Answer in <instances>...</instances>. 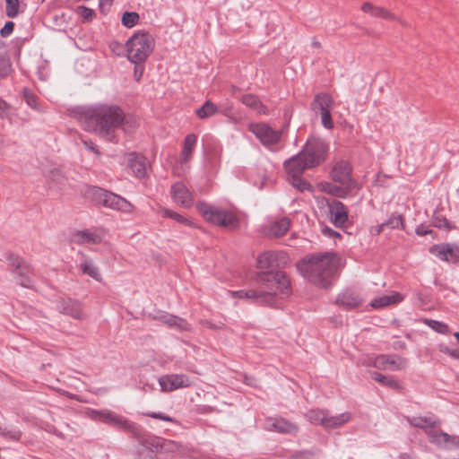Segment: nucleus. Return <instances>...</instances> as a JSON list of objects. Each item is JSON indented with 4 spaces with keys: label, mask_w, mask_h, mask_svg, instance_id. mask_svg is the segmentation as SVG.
<instances>
[{
    "label": "nucleus",
    "mask_w": 459,
    "mask_h": 459,
    "mask_svg": "<svg viewBox=\"0 0 459 459\" xmlns=\"http://www.w3.org/2000/svg\"><path fill=\"white\" fill-rule=\"evenodd\" d=\"M160 390L165 393L180 388H187L193 385L192 379L185 374H167L161 376L159 380Z\"/></svg>",
    "instance_id": "12"
},
{
    "label": "nucleus",
    "mask_w": 459,
    "mask_h": 459,
    "mask_svg": "<svg viewBox=\"0 0 459 459\" xmlns=\"http://www.w3.org/2000/svg\"><path fill=\"white\" fill-rule=\"evenodd\" d=\"M415 232L419 236H426L429 233H430L431 230H429V228L426 225L420 224L416 228Z\"/></svg>",
    "instance_id": "61"
},
{
    "label": "nucleus",
    "mask_w": 459,
    "mask_h": 459,
    "mask_svg": "<svg viewBox=\"0 0 459 459\" xmlns=\"http://www.w3.org/2000/svg\"><path fill=\"white\" fill-rule=\"evenodd\" d=\"M329 151L328 144L321 138L310 137L299 152L300 155L307 161V164L312 168L322 164L327 157Z\"/></svg>",
    "instance_id": "9"
},
{
    "label": "nucleus",
    "mask_w": 459,
    "mask_h": 459,
    "mask_svg": "<svg viewBox=\"0 0 459 459\" xmlns=\"http://www.w3.org/2000/svg\"><path fill=\"white\" fill-rule=\"evenodd\" d=\"M160 212H161L162 217L173 219L174 221H176L181 224L186 225V226L193 225V223L187 218L184 217L183 215H181L178 212H176L172 210L162 209L160 211Z\"/></svg>",
    "instance_id": "43"
},
{
    "label": "nucleus",
    "mask_w": 459,
    "mask_h": 459,
    "mask_svg": "<svg viewBox=\"0 0 459 459\" xmlns=\"http://www.w3.org/2000/svg\"><path fill=\"white\" fill-rule=\"evenodd\" d=\"M144 63L134 64V76L136 81H140L144 72Z\"/></svg>",
    "instance_id": "60"
},
{
    "label": "nucleus",
    "mask_w": 459,
    "mask_h": 459,
    "mask_svg": "<svg viewBox=\"0 0 459 459\" xmlns=\"http://www.w3.org/2000/svg\"><path fill=\"white\" fill-rule=\"evenodd\" d=\"M197 142V136L195 134H189L184 140V146L181 152L182 161L187 162L192 155Z\"/></svg>",
    "instance_id": "33"
},
{
    "label": "nucleus",
    "mask_w": 459,
    "mask_h": 459,
    "mask_svg": "<svg viewBox=\"0 0 459 459\" xmlns=\"http://www.w3.org/2000/svg\"><path fill=\"white\" fill-rule=\"evenodd\" d=\"M426 434L430 443L435 444L439 447L446 448L449 438V434L435 429H429L426 431Z\"/></svg>",
    "instance_id": "32"
},
{
    "label": "nucleus",
    "mask_w": 459,
    "mask_h": 459,
    "mask_svg": "<svg viewBox=\"0 0 459 459\" xmlns=\"http://www.w3.org/2000/svg\"><path fill=\"white\" fill-rule=\"evenodd\" d=\"M385 222L389 229H403L404 227L403 216L398 213H393Z\"/></svg>",
    "instance_id": "45"
},
{
    "label": "nucleus",
    "mask_w": 459,
    "mask_h": 459,
    "mask_svg": "<svg viewBox=\"0 0 459 459\" xmlns=\"http://www.w3.org/2000/svg\"><path fill=\"white\" fill-rule=\"evenodd\" d=\"M327 411L323 410H310L307 413V418L313 424L322 425L325 428Z\"/></svg>",
    "instance_id": "41"
},
{
    "label": "nucleus",
    "mask_w": 459,
    "mask_h": 459,
    "mask_svg": "<svg viewBox=\"0 0 459 459\" xmlns=\"http://www.w3.org/2000/svg\"><path fill=\"white\" fill-rule=\"evenodd\" d=\"M160 322L164 325H167L169 327H174L178 331H190L191 326L186 322V319L179 317L178 316L163 313L156 317Z\"/></svg>",
    "instance_id": "25"
},
{
    "label": "nucleus",
    "mask_w": 459,
    "mask_h": 459,
    "mask_svg": "<svg viewBox=\"0 0 459 459\" xmlns=\"http://www.w3.org/2000/svg\"><path fill=\"white\" fill-rule=\"evenodd\" d=\"M82 143L84 144V146L87 149H89V150L94 152L96 154L100 155V152H99L98 148L96 147V145L94 144V143L92 141H91V140H83Z\"/></svg>",
    "instance_id": "62"
},
{
    "label": "nucleus",
    "mask_w": 459,
    "mask_h": 459,
    "mask_svg": "<svg viewBox=\"0 0 459 459\" xmlns=\"http://www.w3.org/2000/svg\"><path fill=\"white\" fill-rule=\"evenodd\" d=\"M11 66L9 57L6 55L0 56V77L7 76L11 71Z\"/></svg>",
    "instance_id": "51"
},
{
    "label": "nucleus",
    "mask_w": 459,
    "mask_h": 459,
    "mask_svg": "<svg viewBox=\"0 0 459 459\" xmlns=\"http://www.w3.org/2000/svg\"><path fill=\"white\" fill-rule=\"evenodd\" d=\"M241 102L259 114H268V108L260 101L258 97L254 94L243 95Z\"/></svg>",
    "instance_id": "30"
},
{
    "label": "nucleus",
    "mask_w": 459,
    "mask_h": 459,
    "mask_svg": "<svg viewBox=\"0 0 459 459\" xmlns=\"http://www.w3.org/2000/svg\"><path fill=\"white\" fill-rule=\"evenodd\" d=\"M321 122L325 128L332 129L333 127V122L332 120V116L330 110H325L321 112Z\"/></svg>",
    "instance_id": "54"
},
{
    "label": "nucleus",
    "mask_w": 459,
    "mask_h": 459,
    "mask_svg": "<svg viewBox=\"0 0 459 459\" xmlns=\"http://www.w3.org/2000/svg\"><path fill=\"white\" fill-rule=\"evenodd\" d=\"M433 225L436 227V228H438V229H446L448 230L454 229L455 227L451 225V223L448 221V220L444 217V216H441L439 214H434L433 216Z\"/></svg>",
    "instance_id": "49"
},
{
    "label": "nucleus",
    "mask_w": 459,
    "mask_h": 459,
    "mask_svg": "<svg viewBox=\"0 0 459 459\" xmlns=\"http://www.w3.org/2000/svg\"><path fill=\"white\" fill-rule=\"evenodd\" d=\"M361 10L364 13H369L373 17L382 18L385 20H394L399 22L401 24L404 26L407 25L406 22L397 18L394 13H390L386 9L380 6H375L369 2L364 3L361 6Z\"/></svg>",
    "instance_id": "24"
},
{
    "label": "nucleus",
    "mask_w": 459,
    "mask_h": 459,
    "mask_svg": "<svg viewBox=\"0 0 459 459\" xmlns=\"http://www.w3.org/2000/svg\"><path fill=\"white\" fill-rule=\"evenodd\" d=\"M287 263L286 255L283 252L265 251L260 254L256 259V264L262 270H279L278 268Z\"/></svg>",
    "instance_id": "13"
},
{
    "label": "nucleus",
    "mask_w": 459,
    "mask_h": 459,
    "mask_svg": "<svg viewBox=\"0 0 459 459\" xmlns=\"http://www.w3.org/2000/svg\"><path fill=\"white\" fill-rule=\"evenodd\" d=\"M427 325L434 331L440 333H446L449 331V327L446 324L437 320H428Z\"/></svg>",
    "instance_id": "50"
},
{
    "label": "nucleus",
    "mask_w": 459,
    "mask_h": 459,
    "mask_svg": "<svg viewBox=\"0 0 459 459\" xmlns=\"http://www.w3.org/2000/svg\"><path fill=\"white\" fill-rule=\"evenodd\" d=\"M154 40L148 32H136L126 43L127 59L134 63H145L152 52Z\"/></svg>",
    "instance_id": "8"
},
{
    "label": "nucleus",
    "mask_w": 459,
    "mask_h": 459,
    "mask_svg": "<svg viewBox=\"0 0 459 459\" xmlns=\"http://www.w3.org/2000/svg\"><path fill=\"white\" fill-rule=\"evenodd\" d=\"M19 0H5V13L9 18H15L19 14Z\"/></svg>",
    "instance_id": "47"
},
{
    "label": "nucleus",
    "mask_w": 459,
    "mask_h": 459,
    "mask_svg": "<svg viewBox=\"0 0 459 459\" xmlns=\"http://www.w3.org/2000/svg\"><path fill=\"white\" fill-rule=\"evenodd\" d=\"M58 310L74 319L83 320L85 318L80 302L71 299H60L57 301Z\"/></svg>",
    "instance_id": "22"
},
{
    "label": "nucleus",
    "mask_w": 459,
    "mask_h": 459,
    "mask_svg": "<svg viewBox=\"0 0 459 459\" xmlns=\"http://www.w3.org/2000/svg\"><path fill=\"white\" fill-rule=\"evenodd\" d=\"M73 241L79 245L99 244L101 241L100 235L90 230H80L73 235Z\"/></svg>",
    "instance_id": "28"
},
{
    "label": "nucleus",
    "mask_w": 459,
    "mask_h": 459,
    "mask_svg": "<svg viewBox=\"0 0 459 459\" xmlns=\"http://www.w3.org/2000/svg\"><path fill=\"white\" fill-rule=\"evenodd\" d=\"M370 377L374 379L375 381L380 383L381 385L390 387V388H399V383L392 377L385 376L381 373H378L377 371H371Z\"/></svg>",
    "instance_id": "38"
},
{
    "label": "nucleus",
    "mask_w": 459,
    "mask_h": 459,
    "mask_svg": "<svg viewBox=\"0 0 459 459\" xmlns=\"http://www.w3.org/2000/svg\"><path fill=\"white\" fill-rule=\"evenodd\" d=\"M22 95L25 102L30 108L39 112H44L43 108L39 103L38 96L35 95L30 89L24 88L22 91Z\"/></svg>",
    "instance_id": "39"
},
{
    "label": "nucleus",
    "mask_w": 459,
    "mask_h": 459,
    "mask_svg": "<svg viewBox=\"0 0 459 459\" xmlns=\"http://www.w3.org/2000/svg\"><path fill=\"white\" fill-rule=\"evenodd\" d=\"M143 415L147 416V417H151L152 419L160 420H163V421L173 422V423L177 422L176 420L173 419L172 417H170L169 415H166L164 413H161V412L147 411V412H143Z\"/></svg>",
    "instance_id": "53"
},
{
    "label": "nucleus",
    "mask_w": 459,
    "mask_h": 459,
    "mask_svg": "<svg viewBox=\"0 0 459 459\" xmlns=\"http://www.w3.org/2000/svg\"><path fill=\"white\" fill-rule=\"evenodd\" d=\"M85 196L96 205H102L126 213L133 211V205L126 199L99 186H89Z\"/></svg>",
    "instance_id": "6"
},
{
    "label": "nucleus",
    "mask_w": 459,
    "mask_h": 459,
    "mask_svg": "<svg viewBox=\"0 0 459 459\" xmlns=\"http://www.w3.org/2000/svg\"><path fill=\"white\" fill-rule=\"evenodd\" d=\"M6 260L11 267V272L17 282L24 288H31L33 286L32 275L34 270L30 264H28L21 256L9 253L5 255Z\"/></svg>",
    "instance_id": "10"
},
{
    "label": "nucleus",
    "mask_w": 459,
    "mask_h": 459,
    "mask_svg": "<svg viewBox=\"0 0 459 459\" xmlns=\"http://www.w3.org/2000/svg\"><path fill=\"white\" fill-rule=\"evenodd\" d=\"M408 421L413 427L426 429V431L429 429H434L435 425V422L431 421V420L427 417H413L411 419H408Z\"/></svg>",
    "instance_id": "42"
},
{
    "label": "nucleus",
    "mask_w": 459,
    "mask_h": 459,
    "mask_svg": "<svg viewBox=\"0 0 459 459\" xmlns=\"http://www.w3.org/2000/svg\"><path fill=\"white\" fill-rule=\"evenodd\" d=\"M85 196L96 205H102L126 213L133 211V205L126 199L99 186H89Z\"/></svg>",
    "instance_id": "7"
},
{
    "label": "nucleus",
    "mask_w": 459,
    "mask_h": 459,
    "mask_svg": "<svg viewBox=\"0 0 459 459\" xmlns=\"http://www.w3.org/2000/svg\"><path fill=\"white\" fill-rule=\"evenodd\" d=\"M301 177L302 176L290 178H288V181L293 187L297 188L300 192H305L307 190L312 191L311 185L308 182L303 180Z\"/></svg>",
    "instance_id": "44"
},
{
    "label": "nucleus",
    "mask_w": 459,
    "mask_h": 459,
    "mask_svg": "<svg viewBox=\"0 0 459 459\" xmlns=\"http://www.w3.org/2000/svg\"><path fill=\"white\" fill-rule=\"evenodd\" d=\"M79 120L85 130L95 132L108 142L117 143L116 131L123 125L125 115L117 106L99 105L82 109Z\"/></svg>",
    "instance_id": "1"
},
{
    "label": "nucleus",
    "mask_w": 459,
    "mask_h": 459,
    "mask_svg": "<svg viewBox=\"0 0 459 459\" xmlns=\"http://www.w3.org/2000/svg\"><path fill=\"white\" fill-rule=\"evenodd\" d=\"M335 303L343 309L351 310L360 307L363 303V299L358 292L352 290H345L338 294Z\"/></svg>",
    "instance_id": "21"
},
{
    "label": "nucleus",
    "mask_w": 459,
    "mask_h": 459,
    "mask_svg": "<svg viewBox=\"0 0 459 459\" xmlns=\"http://www.w3.org/2000/svg\"><path fill=\"white\" fill-rule=\"evenodd\" d=\"M351 419L349 412H343L336 416H328L326 414V420L325 421V429H335L342 426L348 422Z\"/></svg>",
    "instance_id": "35"
},
{
    "label": "nucleus",
    "mask_w": 459,
    "mask_h": 459,
    "mask_svg": "<svg viewBox=\"0 0 459 459\" xmlns=\"http://www.w3.org/2000/svg\"><path fill=\"white\" fill-rule=\"evenodd\" d=\"M89 416L93 420L108 424L112 427L124 430L139 442L143 441L144 430L137 423L117 414L110 410H91Z\"/></svg>",
    "instance_id": "4"
},
{
    "label": "nucleus",
    "mask_w": 459,
    "mask_h": 459,
    "mask_svg": "<svg viewBox=\"0 0 459 459\" xmlns=\"http://www.w3.org/2000/svg\"><path fill=\"white\" fill-rule=\"evenodd\" d=\"M402 299L403 297L399 293H395L391 296L384 295L382 297L373 299L370 303V306L373 308H382L388 305L400 302Z\"/></svg>",
    "instance_id": "34"
},
{
    "label": "nucleus",
    "mask_w": 459,
    "mask_h": 459,
    "mask_svg": "<svg viewBox=\"0 0 459 459\" xmlns=\"http://www.w3.org/2000/svg\"><path fill=\"white\" fill-rule=\"evenodd\" d=\"M318 188L321 192L329 194L333 196L339 198H346L348 196H353L356 195V191L352 189H346L345 186H336L331 182H321L318 185Z\"/></svg>",
    "instance_id": "23"
},
{
    "label": "nucleus",
    "mask_w": 459,
    "mask_h": 459,
    "mask_svg": "<svg viewBox=\"0 0 459 459\" xmlns=\"http://www.w3.org/2000/svg\"><path fill=\"white\" fill-rule=\"evenodd\" d=\"M351 172L352 168L351 164L346 160H340L333 165L330 176L334 182L345 186L346 189H352L358 192L360 186L359 183L352 178Z\"/></svg>",
    "instance_id": "11"
},
{
    "label": "nucleus",
    "mask_w": 459,
    "mask_h": 459,
    "mask_svg": "<svg viewBox=\"0 0 459 459\" xmlns=\"http://www.w3.org/2000/svg\"><path fill=\"white\" fill-rule=\"evenodd\" d=\"M322 232H323L324 235L328 236V237H333V238H335V237L340 238L341 237L340 233H338L337 231L332 230L329 227L324 228Z\"/></svg>",
    "instance_id": "63"
},
{
    "label": "nucleus",
    "mask_w": 459,
    "mask_h": 459,
    "mask_svg": "<svg viewBox=\"0 0 459 459\" xmlns=\"http://www.w3.org/2000/svg\"><path fill=\"white\" fill-rule=\"evenodd\" d=\"M255 282L264 296L266 306L275 307L276 296L287 297L291 293L290 281L282 270H266L256 273Z\"/></svg>",
    "instance_id": "3"
},
{
    "label": "nucleus",
    "mask_w": 459,
    "mask_h": 459,
    "mask_svg": "<svg viewBox=\"0 0 459 459\" xmlns=\"http://www.w3.org/2000/svg\"><path fill=\"white\" fill-rule=\"evenodd\" d=\"M232 295L234 297H237L239 299H251L257 304L266 306V303L264 300V296L262 295L260 289H252V290H240L232 292Z\"/></svg>",
    "instance_id": "31"
},
{
    "label": "nucleus",
    "mask_w": 459,
    "mask_h": 459,
    "mask_svg": "<svg viewBox=\"0 0 459 459\" xmlns=\"http://www.w3.org/2000/svg\"><path fill=\"white\" fill-rule=\"evenodd\" d=\"M218 112L217 106L210 101L206 100L204 104L196 110V116L201 119H205L216 114Z\"/></svg>",
    "instance_id": "40"
},
{
    "label": "nucleus",
    "mask_w": 459,
    "mask_h": 459,
    "mask_svg": "<svg viewBox=\"0 0 459 459\" xmlns=\"http://www.w3.org/2000/svg\"><path fill=\"white\" fill-rule=\"evenodd\" d=\"M250 130L267 147L278 143L281 136V131H276L266 124L251 125Z\"/></svg>",
    "instance_id": "14"
},
{
    "label": "nucleus",
    "mask_w": 459,
    "mask_h": 459,
    "mask_svg": "<svg viewBox=\"0 0 459 459\" xmlns=\"http://www.w3.org/2000/svg\"><path fill=\"white\" fill-rule=\"evenodd\" d=\"M80 268L84 274L89 275L97 281H101L102 278L99 268L91 260L84 259L81 263Z\"/></svg>",
    "instance_id": "36"
},
{
    "label": "nucleus",
    "mask_w": 459,
    "mask_h": 459,
    "mask_svg": "<svg viewBox=\"0 0 459 459\" xmlns=\"http://www.w3.org/2000/svg\"><path fill=\"white\" fill-rule=\"evenodd\" d=\"M373 367L380 369L385 370L390 369L393 371L402 370L405 368L406 361L402 357L394 354V355H386L382 354L377 356L373 361Z\"/></svg>",
    "instance_id": "16"
},
{
    "label": "nucleus",
    "mask_w": 459,
    "mask_h": 459,
    "mask_svg": "<svg viewBox=\"0 0 459 459\" xmlns=\"http://www.w3.org/2000/svg\"><path fill=\"white\" fill-rule=\"evenodd\" d=\"M328 212L335 227H343L348 221V209L338 200L327 202Z\"/></svg>",
    "instance_id": "20"
},
{
    "label": "nucleus",
    "mask_w": 459,
    "mask_h": 459,
    "mask_svg": "<svg viewBox=\"0 0 459 459\" xmlns=\"http://www.w3.org/2000/svg\"><path fill=\"white\" fill-rule=\"evenodd\" d=\"M76 13L80 15L83 22H89L95 17V11L84 5L76 8Z\"/></svg>",
    "instance_id": "48"
},
{
    "label": "nucleus",
    "mask_w": 459,
    "mask_h": 459,
    "mask_svg": "<svg viewBox=\"0 0 459 459\" xmlns=\"http://www.w3.org/2000/svg\"><path fill=\"white\" fill-rule=\"evenodd\" d=\"M453 447L459 448V436L449 435V438L447 441V445L446 446V449H450Z\"/></svg>",
    "instance_id": "59"
},
{
    "label": "nucleus",
    "mask_w": 459,
    "mask_h": 459,
    "mask_svg": "<svg viewBox=\"0 0 459 459\" xmlns=\"http://www.w3.org/2000/svg\"><path fill=\"white\" fill-rule=\"evenodd\" d=\"M440 351L448 354L454 359H459V350L457 348H450L448 346L441 345Z\"/></svg>",
    "instance_id": "56"
},
{
    "label": "nucleus",
    "mask_w": 459,
    "mask_h": 459,
    "mask_svg": "<svg viewBox=\"0 0 459 459\" xmlns=\"http://www.w3.org/2000/svg\"><path fill=\"white\" fill-rule=\"evenodd\" d=\"M128 166L138 178H143L147 174L146 159L137 153H130L128 157Z\"/></svg>",
    "instance_id": "26"
},
{
    "label": "nucleus",
    "mask_w": 459,
    "mask_h": 459,
    "mask_svg": "<svg viewBox=\"0 0 459 459\" xmlns=\"http://www.w3.org/2000/svg\"><path fill=\"white\" fill-rule=\"evenodd\" d=\"M137 459H157V456L154 455L153 451H147L139 453Z\"/></svg>",
    "instance_id": "64"
},
{
    "label": "nucleus",
    "mask_w": 459,
    "mask_h": 459,
    "mask_svg": "<svg viewBox=\"0 0 459 459\" xmlns=\"http://www.w3.org/2000/svg\"><path fill=\"white\" fill-rule=\"evenodd\" d=\"M171 196L178 205L189 208L194 204V196L183 182H176L170 189Z\"/></svg>",
    "instance_id": "19"
},
{
    "label": "nucleus",
    "mask_w": 459,
    "mask_h": 459,
    "mask_svg": "<svg viewBox=\"0 0 459 459\" xmlns=\"http://www.w3.org/2000/svg\"><path fill=\"white\" fill-rule=\"evenodd\" d=\"M429 251L442 261L453 264L459 261V246L455 244L443 243L434 245L430 247Z\"/></svg>",
    "instance_id": "15"
},
{
    "label": "nucleus",
    "mask_w": 459,
    "mask_h": 459,
    "mask_svg": "<svg viewBox=\"0 0 459 459\" xmlns=\"http://www.w3.org/2000/svg\"><path fill=\"white\" fill-rule=\"evenodd\" d=\"M298 269L315 285L328 288L337 272V256L333 253L313 255L299 264Z\"/></svg>",
    "instance_id": "2"
},
{
    "label": "nucleus",
    "mask_w": 459,
    "mask_h": 459,
    "mask_svg": "<svg viewBox=\"0 0 459 459\" xmlns=\"http://www.w3.org/2000/svg\"><path fill=\"white\" fill-rule=\"evenodd\" d=\"M264 429L281 434H296L299 431L297 424L281 417L267 418L264 422Z\"/></svg>",
    "instance_id": "17"
},
{
    "label": "nucleus",
    "mask_w": 459,
    "mask_h": 459,
    "mask_svg": "<svg viewBox=\"0 0 459 459\" xmlns=\"http://www.w3.org/2000/svg\"><path fill=\"white\" fill-rule=\"evenodd\" d=\"M196 210L206 221L213 225L228 230H236L239 226V219L232 211L221 209L205 202L197 203Z\"/></svg>",
    "instance_id": "5"
},
{
    "label": "nucleus",
    "mask_w": 459,
    "mask_h": 459,
    "mask_svg": "<svg viewBox=\"0 0 459 459\" xmlns=\"http://www.w3.org/2000/svg\"><path fill=\"white\" fill-rule=\"evenodd\" d=\"M0 435L6 439H10L13 441L20 440L22 437V432L19 429H5L0 427Z\"/></svg>",
    "instance_id": "52"
},
{
    "label": "nucleus",
    "mask_w": 459,
    "mask_h": 459,
    "mask_svg": "<svg viewBox=\"0 0 459 459\" xmlns=\"http://www.w3.org/2000/svg\"><path fill=\"white\" fill-rule=\"evenodd\" d=\"M114 0H100L99 8L102 14H107Z\"/></svg>",
    "instance_id": "58"
},
{
    "label": "nucleus",
    "mask_w": 459,
    "mask_h": 459,
    "mask_svg": "<svg viewBox=\"0 0 459 459\" xmlns=\"http://www.w3.org/2000/svg\"><path fill=\"white\" fill-rule=\"evenodd\" d=\"M140 16L135 12H125L122 16V24L127 28L134 27L139 21Z\"/></svg>",
    "instance_id": "46"
},
{
    "label": "nucleus",
    "mask_w": 459,
    "mask_h": 459,
    "mask_svg": "<svg viewBox=\"0 0 459 459\" xmlns=\"http://www.w3.org/2000/svg\"><path fill=\"white\" fill-rule=\"evenodd\" d=\"M14 29V23L13 22H6L4 27L0 30V35L3 38H6L12 34Z\"/></svg>",
    "instance_id": "57"
},
{
    "label": "nucleus",
    "mask_w": 459,
    "mask_h": 459,
    "mask_svg": "<svg viewBox=\"0 0 459 459\" xmlns=\"http://www.w3.org/2000/svg\"><path fill=\"white\" fill-rule=\"evenodd\" d=\"M290 221L288 218H281L271 224L268 230V234L271 237L280 238L284 236L289 230Z\"/></svg>",
    "instance_id": "29"
},
{
    "label": "nucleus",
    "mask_w": 459,
    "mask_h": 459,
    "mask_svg": "<svg viewBox=\"0 0 459 459\" xmlns=\"http://www.w3.org/2000/svg\"><path fill=\"white\" fill-rule=\"evenodd\" d=\"M333 104V97L327 92L317 93L311 102V108L314 111L319 110L320 113L325 110H330Z\"/></svg>",
    "instance_id": "27"
},
{
    "label": "nucleus",
    "mask_w": 459,
    "mask_h": 459,
    "mask_svg": "<svg viewBox=\"0 0 459 459\" xmlns=\"http://www.w3.org/2000/svg\"><path fill=\"white\" fill-rule=\"evenodd\" d=\"M307 163V161L300 155V152L285 160L284 169L288 178L302 176L306 169H312V167Z\"/></svg>",
    "instance_id": "18"
},
{
    "label": "nucleus",
    "mask_w": 459,
    "mask_h": 459,
    "mask_svg": "<svg viewBox=\"0 0 459 459\" xmlns=\"http://www.w3.org/2000/svg\"><path fill=\"white\" fill-rule=\"evenodd\" d=\"M156 451L166 452V453H176L179 451L180 445L175 441L162 439L161 441H157L155 444H151Z\"/></svg>",
    "instance_id": "37"
},
{
    "label": "nucleus",
    "mask_w": 459,
    "mask_h": 459,
    "mask_svg": "<svg viewBox=\"0 0 459 459\" xmlns=\"http://www.w3.org/2000/svg\"><path fill=\"white\" fill-rule=\"evenodd\" d=\"M11 106L0 97V118L10 117Z\"/></svg>",
    "instance_id": "55"
}]
</instances>
